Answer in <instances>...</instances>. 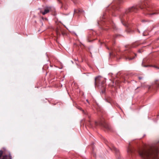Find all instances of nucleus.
Returning a JSON list of instances; mask_svg holds the SVG:
<instances>
[{
    "instance_id": "nucleus-1",
    "label": "nucleus",
    "mask_w": 159,
    "mask_h": 159,
    "mask_svg": "<svg viewBox=\"0 0 159 159\" xmlns=\"http://www.w3.org/2000/svg\"><path fill=\"white\" fill-rule=\"evenodd\" d=\"M143 9V14L145 15L151 16L152 15L157 14V13L152 12L151 7H149L147 2H142L138 6H133L126 10L125 13H122L120 16V19L122 24L125 26H126L125 24L128 19L131 20L129 16V14L130 12H136L138 10V8Z\"/></svg>"
},
{
    "instance_id": "nucleus-2",
    "label": "nucleus",
    "mask_w": 159,
    "mask_h": 159,
    "mask_svg": "<svg viewBox=\"0 0 159 159\" xmlns=\"http://www.w3.org/2000/svg\"><path fill=\"white\" fill-rule=\"evenodd\" d=\"M159 145H153L146 149H139L137 152L143 159H159Z\"/></svg>"
},
{
    "instance_id": "nucleus-3",
    "label": "nucleus",
    "mask_w": 159,
    "mask_h": 159,
    "mask_svg": "<svg viewBox=\"0 0 159 159\" xmlns=\"http://www.w3.org/2000/svg\"><path fill=\"white\" fill-rule=\"evenodd\" d=\"M101 76H99L96 77L95 79L94 84L95 86L97 85L98 83L99 84V86H101L103 88H104V84L105 81L103 80Z\"/></svg>"
},
{
    "instance_id": "nucleus-4",
    "label": "nucleus",
    "mask_w": 159,
    "mask_h": 159,
    "mask_svg": "<svg viewBox=\"0 0 159 159\" xmlns=\"http://www.w3.org/2000/svg\"><path fill=\"white\" fill-rule=\"evenodd\" d=\"M95 127L99 125L102 126L107 130H109L111 129L110 126L104 122L100 121L98 122L97 121H95Z\"/></svg>"
},
{
    "instance_id": "nucleus-5",
    "label": "nucleus",
    "mask_w": 159,
    "mask_h": 159,
    "mask_svg": "<svg viewBox=\"0 0 159 159\" xmlns=\"http://www.w3.org/2000/svg\"><path fill=\"white\" fill-rule=\"evenodd\" d=\"M127 152L128 155L132 157L135 153V150L131 146V143L129 142V146L127 148Z\"/></svg>"
},
{
    "instance_id": "nucleus-6",
    "label": "nucleus",
    "mask_w": 159,
    "mask_h": 159,
    "mask_svg": "<svg viewBox=\"0 0 159 159\" xmlns=\"http://www.w3.org/2000/svg\"><path fill=\"white\" fill-rule=\"evenodd\" d=\"M132 53L133 54V53H130V54H131ZM131 55V54H130V53H129V51L124 52L122 54L123 57H125L126 59H128L129 60H131L133 59L134 57H130Z\"/></svg>"
},
{
    "instance_id": "nucleus-7",
    "label": "nucleus",
    "mask_w": 159,
    "mask_h": 159,
    "mask_svg": "<svg viewBox=\"0 0 159 159\" xmlns=\"http://www.w3.org/2000/svg\"><path fill=\"white\" fill-rule=\"evenodd\" d=\"M51 7H45L44 11H42L41 10L40 11V12L43 15H45L46 14L49 12L51 10Z\"/></svg>"
},
{
    "instance_id": "nucleus-8",
    "label": "nucleus",
    "mask_w": 159,
    "mask_h": 159,
    "mask_svg": "<svg viewBox=\"0 0 159 159\" xmlns=\"http://www.w3.org/2000/svg\"><path fill=\"white\" fill-rule=\"evenodd\" d=\"M110 148L111 150L112 151H114L115 153H116L117 154H118V155H119V151L118 149L116 148H115L114 146L112 145L111 147H109Z\"/></svg>"
},
{
    "instance_id": "nucleus-9",
    "label": "nucleus",
    "mask_w": 159,
    "mask_h": 159,
    "mask_svg": "<svg viewBox=\"0 0 159 159\" xmlns=\"http://www.w3.org/2000/svg\"><path fill=\"white\" fill-rule=\"evenodd\" d=\"M1 159H12V157L9 154L8 155H4L3 156Z\"/></svg>"
},
{
    "instance_id": "nucleus-10",
    "label": "nucleus",
    "mask_w": 159,
    "mask_h": 159,
    "mask_svg": "<svg viewBox=\"0 0 159 159\" xmlns=\"http://www.w3.org/2000/svg\"><path fill=\"white\" fill-rule=\"evenodd\" d=\"M83 11L81 10H75L74 12L75 13H79L80 14L82 13Z\"/></svg>"
},
{
    "instance_id": "nucleus-11",
    "label": "nucleus",
    "mask_w": 159,
    "mask_h": 159,
    "mask_svg": "<svg viewBox=\"0 0 159 159\" xmlns=\"http://www.w3.org/2000/svg\"><path fill=\"white\" fill-rule=\"evenodd\" d=\"M88 124L89 125L90 127H91V128H93V124H92V123H91V122L90 121H89V122Z\"/></svg>"
},
{
    "instance_id": "nucleus-12",
    "label": "nucleus",
    "mask_w": 159,
    "mask_h": 159,
    "mask_svg": "<svg viewBox=\"0 0 159 159\" xmlns=\"http://www.w3.org/2000/svg\"><path fill=\"white\" fill-rule=\"evenodd\" d=\"M144 63V60H143V61L142 63V66H143L145 67H148V66H148V65L146 66V65H143V63Z\"/></svg>"
},
{
    "instance_id": "nucleus-13",
    "label": "nucleus",
    "mask_w": 159,
    "mask_h": 159,
    "mask_svg": "<svg viewBox=\"0 0 159 159\" xmlns=\"http://www.w3.org/2000/svg\"><path fill=\"white\" fill-rule=\"evenodd\" d=\"M158 81V80H156V82H155V84L157 86H159V83L157 82Z\"/></svg>"
},
{
    "instance_id": "nucleus-14",
    "label": "nucleus",
    "mask_w": 159,
    "mask_h": 159,
    "mask_svg": "<svg viewBox=\"0 0 159 159\" xmlns=\"http://www.w3.org/2000/svg\"><path fill=\"white\" fill-rule=\"evenodd\" d=\"M3 154V151L2 150H0V158L2 156Z\"/></svg>"
},
{
    "instance_id": "nucleus-15",
    "label": "nucleus",
    "mask_w": 159,
    "mask_h": 159,
    "mask_svg": "<svg viewBox=\"0 0 159 159\" xmlns=\"http://www.w3.org/2000/svg\"><path fill=\"white\" fill-rule=\"evenodd\" d=\"M62 7H64V9L65 10H66L67 9V8L66 7H64V6H63V5H62Z\"/></svg>"
},
{
    "instance_id": "nucleus-16",
    "label": "nucleus",
    "mask_w": 159,
    "mask_h": 159,
    "mask_svg": "<svg viewBox=\"0 0 159 159\" xmlns=\"http://www.w3.org/2000/svg\"><path fill=\"white\" fill-rule=\"evenodd\" d=\"M42 19L43 20H44V19H45V20H46L47 19L46 18H44L43 17H42Z\"/></svg>"
},
{
    "instance_id": "nucleus-17",
    "label": "nucleus",
    "mask_w": 159,
    "mask_h": 159,
    "mask_svg": "<svg viewBox=\"0 0 159 159\" xmlns=\"http://www.w3.org/2000/svg\"><path fill=\"white\" fill-rule=\"evenodd\" d=\"M137 46H137H134V45H133L132 46V47L134 48V47H135L136 46Z\"/></svg>"
},
{
    "instance_id": "nucleus-18",
    "label": "nucleus",
    "mask_w": 159,
    "mask_h": 159,
    "mask_svg": "<svg viewBox=\"0 0 159 159\" xmlns=\"http://www.w3.org/2000/svg\"><path fill=\"white\" fill-rule=\"evenodd\" d=\"M139 80H141L142 79V77H139Z\"/></svg>"
},
{
    "instance_id": "nucleus-19",
    "label": "nucleus",
    "mask_w": 159,
    "mask_h": 159,
    "mask_svg": "<svg viewBox=\"0 0 159 159\" xmlns=\"http://www.w3.org/2000/svg\"><path fill=\"white\" fill-rule=\"evenodd\" d=\"M114 29H116V26H115L114 27Z\"/></svg>"
},
{
    "instance_id": "nucleus-20",
    "label": "nucleus",
    "mask_w": 159,
    "mask_h": 159,
    "mask_svg": "<svg viewBox=\"0 0 159 159\" xmlns=\"http://www.w3.org/2000/svg\"><path fill=\"white\" fill-rule=\"evenodd\" d=\"M106 101H107V102H108V100H107V99H106Z\"/></svg>"
},
{
    "instance_id": "nucleus-21",
    "label": "nucleus",
    "mask_w": 159,
    "mask_h": 159,
    "mask_svg": "<svg viewBox=\"0 0 159 159\" xmlns=\"http://www.w3.org/2000/svg\"><path fill=\"white\" fill-rule=\"evenodd\" d=\"M109 101H111V98H110Z\"/></svg>"
},
{
    "instance_id": "nucleus-22",
    "label": "nucleus",
    "mask_w": 159,
    "mask_h": 159,
    "mask_svg": "<svg viewBox=\"0 0 159 159\" xmlns=\"http://www.w3.org/2000/svg\"><path fill=\"white\" fill-rule=\"evenodd\" d=\"M107 48L108 49H109V48Z\"/></svg>"
},
{
    "instance_id": "nucleus-23",
    "label": "nucleus",
    "mask_w": 159,
    "mask_h": 159,
    "mask_svg": "<svg viewBox=\"0 0 159 159\" xmlns=\"http://www.w3.org/2000/svg\"><path fill=\"white\" fill-rule=\"evenodd\" d=\"M134 54H135V56H136V54H135V53H134Z\"/></svg>"
},
{
    "instance_id": "nucleus-24",
    "label": "nucleus",
    "mask_w": 159,
    "mask_h": 159,
    "mask_svg": "<svg viewBox=\"0 0 159 159\" xmlns=\"http://www.w3.org/2000/svg\"><path fill=\"white\" fill-rule=\"evenodd\" d=\"M158 69H159V68H157Z\"/></svg>"
}]
</instances>
